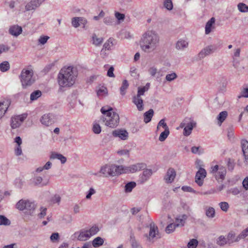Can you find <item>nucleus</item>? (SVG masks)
<instances>
[{
	"label": "nucleus",
	"mask_w": 248,
	"mask_h": 248,
	"mask_svg": "<svg viewBox=\"0 0 248 248\" xmlns=\"http://www.w3.org/2000/svg\"><path fill=\"white\" fill-rule=\"evenodd\" d=\"M159 45V37L154 31L149 30L144 32L140 41L141 50L150 53L156 50Z\"/></svg>",
	"instance_id": "f257e3e1"
},
{
	"label": "nucleus",
	"mask_w": 248,
	"mask_h": 248,
	"mask_svg": "<svg viewBox=\"0 0 248 248\" xmlns=\"http://www.w3.org/2000/svg\"><path fill=\"white\" fill-rule=\"evenodd\" d=\"M78 74L77 69L73 66L63 67L58 77L59 85L62 87H71L75 83Z\"/></svg>",
	"instance_id": "f03ea898"
},
{
	"label": "nucleus",
	"mask_w": 248,
	"mask_h": 248,
	"mask_svg": "<svg viewBox=\"0 0 248 248\" xmlns=\"http://www.w3.org/2000/svg\"><path fill=\"white\" fill-rule=\"evenodd\" d=\"M101 112L106 115L102 118V120L106 126L110 128H115L118 125L120 122L119 115L113 111L112 108L108 106L102 107Z\"/></svg>",
	"instance_id": "7ed1b4c3"
},
{
	"label": "nucleus",
	"mask_w": 248,
	"mask_h": 248,
	"mask_svg": "<svg viewBox=\"0 0 248 248\" xmlns=\"http://www.w3.org/2000/svg\"><path fill=\"white\" fill-rule=\"evenodd\" d=\"M121 168V165L107 164L101 167L100 172H101L103 177H113L122 174Z\"/></svg>",
	"instance_id": "20e7f679"
},
{
	"label": "nucleus",
	"mask_w": 248,
	"mask_h": 248,
	"mask_svg": "<svg viewBox=\"0 0 248 248\" xmlns=\"http://www.w3.org/2000/svg\"><path fill=\"white\" fill-rule=\"evenodd\" d=\"M33 71L32 70L23 69L20 75V79L24 88L31 86L34 82L33 78Z\"/></svg>",
	"instance_id": "39448f33"
},
{
	"label": "nucleus",
	"mask_w": 248,
	"mask_h": 248,
	"mask_svg": "<svg viewBox=\"0 0 248 248\" xmlns=\"http://www.w3.org/2000/svg\"><path fill=\"white\" fill-rule=\"evenodd\" d=\"M211 173L218 182H222L226 174V169L222 166L216 165L211 167Z\"/></svg>",
	"instance_id": "423d86ee"
},
{
	"label": "nucleus",
	"mask_w": 248,
	"mask_h": 248,
	"mask_svg": "<svg viewBox=\"0 0 248 248\" xmlns=\"http://www.w3.org/2000/svg\"><path fill=\"white\" fill-rule=\"evenodd\" d=\"M122 174L134 173L136 171L144 170L146 167V164L144 163H138L135 164L130 165L129 166H124L121 165Z\"/></svg>",
	"instance_id": "0eeeda50"
},
{
	"label": "nucleus",
	"mask_w": 248,
	"mask_h": 248,
	"mask_svg": "<svg viewBox=\"0 0 248 248\" xmlns=\"http://www.w3.org/2000/svg\"><path fill=\"white\" fill-rule=\"evenodd\" d=\"M57 121V116L54 113H48L43 115L40 119L41 123L46 126H49L56 123Z\"/></svg>",
	"instance_id": "6e6552de"
},
{
	"label": "nucleus",
	"mask_w": 248,
	"mask_h": 248,
	"mask_svg": "<svg viewBox=\"0 0 248 248\" xmlns=\"http://www.w3.org/2000/svg\"><path fill=\"white\" fill-rule=\"evenodd\" d=\"M217 46L216 45L208 46L203 48L199 53L198 56L200 59H202L207 55L213 53L217 49Z\"/></svg>",
	"instance_id": "1a4fd4ad"
},
{
	"label": "nucleus",
	"mask_w": 248,
	"mask_h": 248,
	"mask_svg": "<svg viewBox=\"0 0 248 248\" xmlns=\"http://www.w3.org/2000/svg\"><path fill=\"white\" fill-rule=\"evenodd\" d=\"M112 135L115 138H118L121 140H127L129 137L128 132L124 129H117L112 132Z\"/></svg>",
	"instance_id": "9d476101"
},
{
	"label": "nucleus",
	"mask_w": 248,
	"mask_h": 248,
	"mask_svg": "<svg viewBox=\"0 0 248 248\" xmlns=\"http://www.w3.org/2000/svg\"><path fill=\"white\" fill-rule=\"evenodd\" d=\"M26 117L27 115L26 114H23L12 117L11 123L12 128L15 129L18 127L26 119Z\"/></svg>",
	"instance_id": "9b49d317"
},
{
	"label": "nucleus",
	"mask_w": 248,
	"mask_h": 248,
	"mask_svg": "<svg viewBox=\"0 0 248 248\" xmlns=\"http://www.w3.org/2000/svg\"><path fill=\"white\" fill-rule=\"evenodd\" d=\"M206 175V171L205 169L200 168L195 175V182L199 186L203 185V181Z\"/></svg>",
	"instance_id": "f8f14e48"
},
{
	"label": "nucleus",
	"mask_w": 248,
	"mask_h": 248,
	"mask_svg": "<svg viewBox=\"0 0 248 248\" xmlns=\"http://www.w3.org/2000/svg\"><path fill=\"white\" fill-rule=\"evenodd\" d=\"M145 235L147 237V239L150 241L154 238L159 237L158 228L154 223H151L150 224V231L149 234H146Z\"/></svg>",
	"instance_id": "ddd939ff"
},
{
	"label": "nucleus",
	"mask_w": 248,
	"mask_h": 248,
	"mask_svg": "<svg viewBox=\"0 0 248 248\" xmlns=\"http://www.w3.org/2000/svg\"><path fill=\"white\" fill-rule=\"evenodd\" d=\"M176 173L175 170L173 168H169L164 176V180L167 184L172 183L176 177Z\"/></svg>",
	"instance_id": "4468645a"
},
{
	"label": "nucleus",
	"mask_w": 248,
	"mask_h": 248,
	"mask_svg": "<svg viewBox=\"0 0 248 248\" xmlns=\"http://www.w3.org/2000/svg\"><path fill=\"white\" fill-rule=\"evenodd\" d=\"M75 235L77 236V239L80 241H85L90 238V236L87 230H82L79 232L75 233Z\"/></svg>",
	"instance_id": "2eb2a0df"
},
{
	"label": "nucleus",
	"mask_w": 248,
	"mask_h": 248,
	"mask_svg": "<svg viewBox=\"0 0 248 248\" xmlns=\"http://www.w3.org/2000/svg\"><path fill=\"white\" fill-rule=\"evenodd\" d=\"M22 31V28L17 25L11 26L9 30V32L13 36L17 37L20 35Z\"/></svg>",
	"instance_id": "dca6fc26"
},
{
	"label": "nucleus",
	"mask_w": 248,
	"mask_h": 248,
	"mask_svg": "<svg viewBox=\"0 0 248 248\" xmlns=\"http://www.w3.org/2000/svg\"><path fill=\"white\" fill-rule=\"evenodd\" d=\"M188 218V216L186 214L180 215L175 218V223L176 226H184L186 220Z\"/></svg>",
	"instance_id": "f3484780"
},
{
	"label": "nucleus",
	"mask_w": 248,
	"mask_h": 248,
	"mask_svg": "<svg viewBox=\"0 0 248 248\" xmlns=\"http://www.w3.org/2000/svg\"><path fill=\"white\" fill-rule=\"evenodd\" d=\"M196 123L193 120L187 123L184 129V135L185 136H189L191 133V131L193 127L196 126Z\"/></svg>",
	"instance_id": "a211bd4d"
},
{
	"label": "nucleus",
	"mask_w": 248,
	"mask_h": 248,
	"mask_svg": "<svg viewBox=\"0 0 248 248\" xmlns=\"http://www.w3.org/2000/svg\"><path fill=\"white\" fill-rule=\"evenodd\" d=\"M132 102L136 106L137 109L139 111L143 110V100L141 97L137 95L133 96Z\"/></svg>",
	"instance_id": "6ab92c4d"
},
{
	"label": "nucleus",
	"mask_w": 248,
	"mask_h": 248,
	"mask_svg": "<svg viewBox=\"0 0 248 248\" xmlns=\"http://www.w3.org/2000/svg\"><path fill=\"white\" fill-rule=\"evenodd\" d=\"M242 149L243 155L245 158V162L246 165L248 164V141L244 140L241 142Z\"/></svg>",
	"instance_id": "aec40b11"
},
{
	"label": "nucleus",
	"mask_w": 248,
	"mask_h": 248,
	"mask_svg": "<svg viewBox=\"0 0 248 248\" xmlns=\"http://www.w3.org/2000/svg\"><path fill=\"white\" fill-rule=\"evenodd\" d=\"M215 23V18L214 17H212L206 24L205 28V33L206 34H209L211 31L212 29H214V24Z\"/></svg>",
	"instance_id": "412c9836"
},
{
	"label": "nucleus",
	"mask_w": 248,
	"mask_h": 248,
	"mask_svg": "<svg viewBox=\"0 0 248 248\" xmlns=\"http://www.w3.org/2000/svg\"><path fill=\"white\" fill-rule=\"evenodd\" d=\"M50 158L51 159H58L61 161L62 164L65 163L66 161V158L63 155L54 152L51 153Z\"/></svg>",
	"instance_id": "4be33fe9"
},
{
	"label": "nucleus",
	"mask_w": 248,
	"mask_h": 248,
	"mask_svg": "<svg viewBox=\"0 0 248 248\" xmlns=\"http://www.w3.org/2000/svg\"><path fill=\"white\" fill-rule=\"evenodd\" d=\"M188 43L185 40L180 39L177 41L176 44V48L178 50H183L187 47Z\"/></svg>",
	"instance_id": "5701e85b"
},
{
	"label": "nucleus",
	"mask_w": 248,
	"mask_h": 248,
	"mask_svg": "<svg viewBox=\"0 0 248 248\" xmlns=\"http://www.w3.org/2000/svg\"><path fill=\"white\" fill-rule=\"evenodd\" d=\"M96 93L99 97H103L108 94L107 88L104 86H99L96 89Z\"/></svg>",
	"instance_id": "b1692460"
},
{
	"label": "nucleus",
	"mask_w": 248,
	"mask_h": 248,
	"mask_svg": "<svg viewBox=\"0 0 248 248\" xmlns=\"http://www.w3.org/2000/svg\"><path fill=\"white\" fill-rule=\"evenodd\" d=\"M204 209L207 217L212 218L215 217V210L213 207L206 206Z\"/></svg>",
	"instance_id": "393cba45"
},
{
	"label": "nucleus",
	"mask_w": 248,
	"mask_h": 248,
	"mask_svg": "<svg viewBox=\"0 0 248 248\" xmlns=\"http://www.w3.org/2000/svg\"><path fill=\"white\" fill-rule=\"evenodd\" d=\"M154 111L153 109H150L144 114V122L147 124L149 123L154 115Z\"/></svg>",
	"instance_id": "a878e982"
},
{
	"label": "nucleus",
	"mask_w": 248,
	"mask_h": 248,
	"mask_svg": "<svg viewBox=\"0 0 248 248\" xmlns=\"http://www.w3.org/2000/svg\"><path fill=\"white\" fill-rule=\"evenodd\" d=\"M152 170L150 169L144 170L141 176V179L142 182L146 181L152 175Z\"/></svg>",
	"instance_id": "bb28decb"
},
{
	"label": "nucleus",
	"mask_w": 248,
	"mask_h": 248,
	"mask_svg": "<svg viewBox=\"0 0 248 248\" xmlns=\"http://www.w3.org/2000/svg\"><path fill=\"white\" fill-rule=\"evenodd\" d=\"M92 44L95 46H100L103 42L102 37H98L95 34H93L92 37Z\"/></svg>",
	"instance_id": "cd10ccee"
},
{
	"label": "nucleus",
	"mask_w": 248,
	"mask_h": 248,
	"mask_svg": "<svg viewBox=\"0 0 248 248\" xmlns=\"http://www.w3.org/2000/svg\"><path fill=\"white\" fill-rule=\"evenodd\" d=\"M228 115V112L226 111H223L219 113L217 119L218 124L220 125L223 121L226 119Z\"/></svg>",
	"instance_id": "c85d7f7f"
},
{
	"label": "nucleus",
	"mask_w": 248,
	"mask_h": 248,
	"mask_svg": "<svg viewBox=\"0 0 248 248\" xmlns=\"http://www.w3.org/2000/svg\"><path fill=\"white\" fill-rule=\"evenodd\" d=\"M104 243V240L100 237H97L92 241V245L94 248H98L102 246Z\"/></svg>",
	"instance_id": "c756f323"
},
{
	"label": "nucleus",
	"mask_w": 248,
	"mask_h": 248,
	"mask_svg": "<svg viewBox=\"0 0 248 248\" xmlns=\"http://www.w3.org/2000/svg\"><path fill=\"white\" fill-rule=\"evenodd\" d=\"M136 184L134 182H130L127 183L124 186V191L126 193H129L132 191V189L135 187Z\"/></svg>",
	"instance_id": "7c9ffc66"
},
{
	"label": "nucleus",
	"mask_w": 248,
	"mask_h": 248,
	"mask_svg": "<svg viewBox=\"0 0 248 248\" xmlns=\"http://www.w3.org/2000/svg\"><path fill=\"white\" fill-rule=\"evenodd\" d=\"M216 243L220 247L228 244L227 238L223 235H220L217 239Z\"/></svg>",
	"instance_id": "2f4dec72"
},
{
	"label": "nucleus",
	"mask_w": 248,
	"mask_h": 248,
	"mask_svg": "<svg viewBox=\"0 0 248 248\" xmlns=\"http://www.w3.org/2000/svg\"><path fill=\"white\" fill-rule=\"evenodd\" d=\"M129 84L127 80H124L122 85L120 87V93L122 95H124L126 93V90L128 88Z\"/></svg>",
	"instance_id": "473e14b6"
},
{
	"label": "nucleus",
	"mask_w": 248,
	"mask_h": 248,
	"mask_svg": "<svg viewBox=\"0 0 248 248\" xmlns=\"http://www.w3.org/2000/svg\"><path fill=\"white\" fill-rule=\"evenodd\" d=\"M248 235V227L244 230L234 239L235 242H238L240 240L244 239Z\"/></svg>",
	"instance_id": "72a5a7b5"
},
{
	"label": "nucleus",
	"mask_w": 248,
	"mask_h": 248,
	"mask_svg": "<svg viewBox=\"0 0 248 248\" xmlns=\"http://www.w3.org/2000/svg\"><path fill=\"white\" fill-rule=\"evenodd\" d=\"M150 84L149 83H147L146 86L143 87H139L138 88V93L136 95L138 96H141V95H143L144 93L146 91H147L149 88Z\"/></svg>",
	"instance_id": "f704fd0d"
},
{
	"label": "nucleus",
	"mask_w": 248,
	"mask_h": 248,
	"mask_svg": "<svg viewBox=\"0 0 248 248\" xmlns=\"http://www.w3.org/2000/svg\"><path fill=\"white\" fill-rule=\"evenodd\" d=\"M27 200L21 199L16 204V208L20 211L25 210Z\"/></svg>",
	"instance_id": "c9c22d12"
},
{
	"label": "nucleus",
	"mask_w": 248,
	"mask_h": 248,
	"mask_svg": "<svg viewBox=\"0 0 248 248\" xmlns=\"http://www.w3.org/2000/svg\"><path fill=\"white\" fill-rule=\"evenodd\" d=\"M113 46L112 42L110 39H108L103 45V47L101 50L102 54L106 50L111 49V47Z\"/></svg>",
	"instance_id": "e433bc0d"
},
{
	"label": "nucleus",
	"mask_w": 248,
	"mask_h": 248,
	"mask_svg": "<svg viewBox=\"0 0 248 248\" xmlns=\"http://www.w3.org/2000/svg\"><path fill=\"white\" fill-rule=\"evenodd\" d=\"M170 134V130L169 129H164V131L162 132L159 137V140L160 141H164L168 137Z\"/></svg>",
	"instance_id": "4c0bfd02"
},
{
	"label": "nucleus",
	"mask_w": 248,
	"mask_h": 248,
	"mask_svg": "<svg viewBox=\"0 0 248 248\" xmlns=\"http://www.w3.org/2000/svg\"><path fill=\"white\" fill-rule=\"evenodd\" d=\"M42 93L39 90H36L33 92L30 96V99L31 101L35 100L41 96Z\"/></svg>",
	"instance_id": "58836bf2"
},
{
	"label": "nucleus",
	"mask_w": 248,
	"mask_h": 248,
	"mask_svg": "<svg viewBox=\"0 0 248 248\" xmlns=\"http://www.w3.org/2000/svg\"><path fill=\"white\" fill-rule=\"evenodd\" d=\"M11 221L9 219L3 215H0V225H9Z\"/></svg>",
	"instance_id": "ea45409f"
},
{
	"label": "nucleus",
	"mask_w": 248,
	"mask_h": 248,
	"mask_svg": "<svg viewBox=\"0 0 248 248\" xmlns=\"http://www.w3.org/2000/svg\"><path fill=\"white\" fill-rule=\"evenodd\" d=\"M10 68V64L7 61L0 63V70L4 72L8 71Z\"/></svg>",
	"instance_id": "a19ab883"
},
{
	"label": "nucleus",
	"mask_w": 248,
	"mask_h": 248,
	"mask_svg": "<svg viewBox=\"0 0 248 248\" xmlns=\"http://www.w3.org/2000/svg\"><path fill=\"white\" fill-rule=\"evenodd\" d=\"M38 7L31 0L28 2L25 6V9L27 11L35 10Z\"/></svg>",
	"instance_id": "79ce46f5"
},
{
	"label": "nucleus",
	"mask_w": 248,
	"mask_h": 248,
	"mask_svg": "<svg viewBox=\"0 0 248 248\" xmlns=\"http://www.w3.org/2000/svg\"><path fill=\"white\" fill-rule=\"evenodd\" d=\"M238 9L242 13L248 12V6L244 3H239L237 5Z\"/></svg>",
	"instance_id": "37998d69"
},
{
	"label": "nucleus",
	"mask_w": 248,
	"mask_h": 248,
	"mask_svg": "<svg viewBox=\"0 0 248 248\" xmlns=\"http://www.w3.org/2000/svg\"><path fill=\"white\" fill-rule=\"evenodd\" d=\"M130 242L132 248H142L139 242L135 239L134 237L131 236Z\"/></svg>",
	"instance_id": "c03bdc74"
},
{
	"label": "nucleus",
	"mask_w": 248,
	"mask_h": 248,
	"mask_svg": "<svg viewBox=\"0 0 248 248\" xmlns=\"http://www.w3.org/2000/svg\"><path fill=\"white\" fill-rule=\"evenodd\" d=\"M99 228L96 226L92 227L89 230H87L90 237L96 234L99 231Z\"/></svg>",
	"instance_id": "a18cd8bd"
},
{
	"label": "nucleus",
	"mask_w": 248,
	"mask_h": 248,
	"mask_svg": "<svg viewBox=\"0 0 248 248\" xmlns=\"http://www.w3.org/2000/svg\"><path fill=\"white\" fill-rule=\"evenodd\" d=\"M35 208V204L30 201L29 200H27L26 207H25V210H27L29 211L33 210Z\"/></svg>",
	"instance_id": "49530a36"
},
{
	"label": "nucleus",
	"mask_w": 248,
	"mask_h": 248,
	"mask_svg": "<svg viewBox=\"0 0 248 248\" xmlns=\"http://www.w3.org/2000/svg\"><path fill=\"white\" fill-rule=\"evenodd\" d=\"M228 243L229 245L231 244L233 242H236L234 241V239L236 238L235 237V233L233 232H229L227 235V237L226 238Z\"/></svg>",
	"instance_id": "de8ad7c7"
},
{
	"label": "nucleus",
	"mask_w": 248,
	"mask_h": 248,
	"mask_svg": "<svg viewBox=\"0 0 248 248\" xmlns=\"http://www.w3.org/2000/svg\"><path fill=\"white\" fill-rule=\"evenodd\" d=\"M175 223H170L169 224L166 228V232L167 233H170L172 232L176 227H178Z\"/></svg>",
	"instance_id": "09e8293b"
},
{
	"label": "nucleus",
	"mask_w": 248,
	"mask_h": 248,
	"mask_svg": "<svg viewBox=\"0 0 248 248\" xmlns=\"http://www.w3.org/2000/svg\"><path fill=\"white\" fill-rule=\"evenodd\" d=\"M72 25L75 28L80 26L79 17H74L71 19Z\"/></svg>",
	"instance_id": "8fccbe9b"
},
{
	"label": "nucleus",
	"mask_w": 248,
	"mask_h": 248,
	"mask_svg": "<svg viewBox=\"0 0 248 248\" xmlns=\"http://www.w3.org/2000/svg\"><path fill=\"white\" fill-rule=\"evenodd\" d=\"M162 127L164 129H169V127L165 122V119H161L157 124V130H159L160 127Z\"/></svg>",
	"instance_id": "3c124183"
},
{
	"label": "nucleus",
	"mask_w": 248,
	"mask_h": 248,
	"mask_svg": "<svg viewBox=\"0 0 248 248\" xmlns=\"http://www.w3.org/2000/svg\"><path fill=\"white\" fill-rule=\"evenodd\" d=\"M177 77L176 74L173 72L171 74H167L166 76V80L170 82L175 79Z\"/></svg>",
	"instance_id": "603ef678"
},
{
	"label": "nucleus",
	"mask_w": 248,
	"mask_h": 248,
	"mask_svg": "<svg viewBox=\"0 0 248 248\" xmlns=\"http://www.w3.org/2000/svg\"><path fill=\"white\" fill-rule=\"evenodd\" d=\"M164 6L168 10L170 11L173 8V4L171 0H165Z\"/></svg>",
	"instance_id": "864d4df0"
},
{
	"label": "nucleus",
	"mask_w": 248,
	"mask_h": 248,
	"mask_svg": "<svg viewBox=\"0 0 248 248\" xmlns=\"http://www.w3.org/2000/svg\"><path fill=\"white\" fill-rule=\"evenodd\" d=\"M219 205L221 209L224 212H227L229 208V205L228 202H220Z\"/></svg>",
	"instance_id": "5fc2aeb1"
},
{
	"label": "nucleus",
	"mask_w": 248,
	"mask_h": 248,
	"mask_svg": "<svg viewBox=\"0 0 248 248\" xmlns=\"http://www.w3.org/2000/svg\"><path fill=\"white\" fill-rule=\"evenodd\" d=\"M198 244L197 240L195 239H191L187 244L188 248H196Z\"/></svg>",
	"instance_id": "6e6d98bb"
},
{
	"label": "nucleus",
	"mask_w": 248,
	"mask_h": 248,
	"mask_svg": "<svg viewBox=\"0 0 248 248\" xmlns=\"http://www.w3.org/2000/svg\"><path fill=\"white\" fill-rule=\"evenodd\" d=\"M46 208L44 207H41L40 208V212L38 214V217L40 218H43L46 215Z\"/></svg>",
	"instance_id": "4d7b16f0"
},
{
	"label": "nucleus",
	"mask_w": 248,
	"mask_h": 248,
	"mask_svg": "<svg viewBox=\"0 0 248 248\" xmlns=\"http://www.w3.org/2000/svg\"><path fill=\"white\" fill-rule=\"evenodd\" d=\"M114 19L112 17L106 16L104 18V22L108 25H111L114 22Z\"/></svg>",
	"instance_id": "13d9d810"
},
{
	"label": "nucleus",
	"mask_w": 248,
	"mask_h": 248,
	"mask_svg": "<svg viewBox=\"0 0 248 248\" xmlns=\"http://www.w3.org/2000/svg\"><path fill=\"white\" fill-rule=\"evenodd\" d=\"M93 131L95 134H99L101 131V126L98 124H94L93 127Z\"/></svg>",
	"instance_id": "bf43d9fd"
},
{
	"label": "nucleus",
	"mask_w": 248,
	"mask_h": 248,
	"mask_svg": "<svg viewBox=\"0 0 248 248\" xmlns=\"http://www.w3.org/2000/svg\"><path fill=\"white\" fill-rule=\"evenodd\" d=\"M49 37L47 36H41L38 39V43L41 45L45 44Z\"/></svg>",
	"instance_id": "052dcab7"
},
{
	"label": "nucleus",
	"mask_w": 248,
	"mask_h": 248,
	"mask_svg": "<svg viewBox=\"0 0 248 248\" xmlns=\"http://www.w3.org/2000/svg\"><path fill=\"white\" fill-rule=\"evenodd\" d=\"M10 47L4 44L0 45V54L3 52H6L9 51Z\"/></svg>",
	"instance_id": "680f3d73"
},
{
	"label": "nucleus",
	"mask_w": 248,
	"mask_h": 248,
	"mask_svg": "<svg viewBox=\"0 0 248 248\" xmlns=\"http://www.w3.org/2000/svg\"><path fill=\"white\" fill-rule=\"evenodd\" d=\"M241 97L246 98L248 97V88H244L242 90L241 94L238 96V97L240 98Z\"/></svg>",
	"instance_id": "e2e57ef3"
},
{
	"label": "nucleus",
	"mask_w": 248,
	"mask_h": 248,
	"mask_svg": "<svg viewBox=\"0 0 248 248\" xmlns=\"http://www.w3.org/2000/svg\"><path fill=\"white\" fill-rule=\"evenodd\" d=\"M227 166L229 170H232L234 167V162L233 160L231 159L230 158L228 159L227 162Z\"/></svg>",
	"instance_id": "0e129e2a"
},
{
	"label": "nucleus",
	"mask_w": 248,
	"mask_h": 248,
	"mask_svg": "<svg viewBox=\"0 0 248 248\" xmlns=\"http://www.w3.org/2000/svg\"><path fill=\"white\" fill-rule=\"evenodd\" d=\"M157 69L156 67H155V66H152V67H151L149 70H148V72L150 74V75L152 76V77H154L155 76V75H156V74L157 73Z\"/></svg>",
	"instance_id": "69168bd1"
},
{
	"label": "nucleus",
	"mask_w": 248,
	"mask_h": 248,
	"mask_svg": "<svg viewBox=\"0 0 248 248\" xmlns=\"http://www.w3.org/2000/svg\"><path fill=\"white\" fill-rule=\"evenodd\" d=\"M240 192V191L238 188L234 187L231 188L228 191V193H231L233 194V195H237L238 194H239Z\"/></svg>",
	"instance_id": "338daca9"
},
{
	"label": "nucleus",
	"mask_w": 248,
	"mask_h": 248,
	"mask_svg": "<svg viewBox=\"0 0 248 248\" xmlns=\"http://www.w3.org/2000/svg\"><path fill=\"white\" fill-rule=\"evenodd\" d=\"M15 184L16 187L21 188L23 184V181L20 178H16L15 181Z\"/></svg>",
	"instance_id": "774afa93"
}]
</instances>
